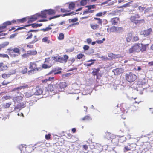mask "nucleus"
<instances>
[{
  "mask_svg": "<svg viewBox=\"0 0 153 153\" xmlns=\"http://www.w3.org/2000/svg\"><path fill=\"white\" fill-rule=\"evenodd\" d=\"M57 89L59 90V92L61 91L62 89L66 88L68 85L67 83L65 82H62L59 83H56Z\"/></svg>",
  "mask_w": 153,
  "mask_h": 153,
  "instance_id": "11",
  "label": "nucleus"
},
{
  "mask_svg": "<svg viewBox=\"0 0 153 153\" xmlns=\"http://www.w3.org/2000/svg\"><path fill=\"white\" fill-rule=\"evenodd\" d=\"M39 99L38 97H37L36 96H34L33 97L32 101L33 102H36L37 100Z\"/></svg>",
  "mask_w": 153,
  "mask_h": 153,
  "instance_id": "54",
  "label": "nucleus"
},
{
  "mask_svg": "<svg viewBox=\"0 0 153 153\" xmlns=\"http://www.w3.org/2000/svg\"><path fill=\"white\" fill-rule=\"evenodd\" d=\"M119 18L118 17H114L112 18L111 20V22L112 25H116L118 22L119 21Z\"/></svg>",
  "mask_w": 153,
  "mask_h": 153,
  "instance_id": "20",
  "label": "nucleus"
},
{
  "mask_svg": "<svg viewBox=\"0 0 153 153\" xmlns=\"http://www.w3.org/2000/svg\"><path fill=\"white\" fill-rule=\"evenodd\" d=\"M58 70L56 68H54L52 69L50 72L46 74V76H49V75L54 73V75H55L57 74H60L61 73V71H57Z\"/></svg>",
  "mask_w": 153,
  "mask_h": 153,
  "instance_id": "15",
  "label": "nucleus"
},
{
  "mask_svg": "<svg viewBox=\"0 0 153 153\" xmlns=\"http://www.w3.org/2000/svg\"><path fill=\"white\" fill-rule=\"evenodd\" d=\"M0 57L3 58H9V57L7 54L1 53H0Z\"/></svg>",
  "mask_w": 153,
  "mask_h": 153,
  "instance_id": "47",
  "label": "nucleus"
},
{
  "mask_svg": "<svg viewBox=\"0 0 153 153\" xmlns=\"http://www.w3.org/2000/svg\"><path fill=\"white\" fill-rule=\"evenodd\" d=\"M46 89L47 91L52 92L54 94L59 92L56 83L54 85L51 84H49Z\"/></svg>",
  "mask_w": 153,
  "mask_h": 153,
  "instance_id": "8",
  "label": "nucleus"
},
{
  "mask_svg": "<svg viewBox=\"0 0 153 153\" xmlns=\"http://www.w3.org/2000/svg\"><path fill=\"white\" fill-rule=\"evenodd\" d=\"M126 138L124 136H118V143H123L126 141Z\"/></svg>",
  "mask_w": 153,
  "mask_h": 153,
  "instance_id": "25",
  "label": "nucleus"
},
{
  "mask_svg": "<svg viewBox=\"0 0 153 153\" xmlns=\"http://www.w3.org/2000/svg\"><path fill=\"white\" fill-rule=\"evenodd\" d=\"M16 71L15 70H13L12 72H10L9 73H3L1 76L2 78L5 79H8V80L6 81L4 80L2 82V85H6L7 84L11 83L13 80V79L11 75L15 74L16 73Z\"/></svg>",
  "mask_w": 153,
  "mask_h": 153,
  "instance_id": "3",
  "label": "nucleus"
},
{
  "mask_svg": "<svg viewBox=\"0 0 153 153\" xmlns=\"http://www.w3.org/2000/svg\"><path fill=\"white\" fill-rule=\"evenodd\" d=\"M46 78L45 79H42L41 80V83L40 84H42V86L44 87V85H46L48 84V82L49 81H54V77L53 76L50 77L49 76H46Z\"/></svg>",
  "mask_w": 153,
  "mask_h": 153,
  "instance_id": "10",
  "label": "nucleus"
},
{
  "mask_svg": "<svg viewBox=\"0 0 153 153\" xmlns=\"http://www.w3.org/2000/svg\"><path fill=\"white\" fill-rule=\"evenodd\" d=\"M101 58L102 60H108L109 59L106 56H102L101 57Z\"/></svg>",
  "mask_w": 153,
  "mask_h": 153,
  "instance_id": "61",
  "label": "nucleus"
},
{
  "mask_svg": "<svg viewBox=\"0 0 153 153\" xmlns=\"http://www.w3.org/2000/svg\"><path fill=\"white\" fill-rule=\"evenodd\" d=\"M11 97L10 96H3V98L5 100H7L8 99H9L11 98Z\"/></svg>",
  "mask_w": 153,
  "mask_h": 153,
  "instance_id": "62",
  "label": "nucleus"
},
{
  "mask_svg": "<svg viewBox=\"0 0 153 153\" xmlns=\"http://www.w3.org/2000/svg\"><path fill=\"white\" fill-rule=\"evenodd\" d=\"M30 26H32V27H37V24L34 23L31 24H29L28 25H26L25 26V27H27Z\"/></svg>",
  "mask_w": 153,
  "mask_h": 153,
  "instance_id": "48",
  "label": "nucleus"
},
{
  "mask_svg": "<svg viewBox=\"0 0 153 153\" xmlns=\"http://www.w3.org/2000/svg\"><path fill=\"white\" fill-rule=\"evenodd\" d=\"M38 17L37 15H33L30 18H27V19H28L27 23H31L36 20L38 19Z\"/></svg>",
  "mask_w": 153,
  "mask_h": 153,
  "instance_id": "17",
  "label": "nucleus"
},
{
  "mask_svg": "<svg viewBox=\"0 0 153 153\" xmlns=\"http://www.w3.org/2000/svg\"><path fill=\"white\" fill-rule=\"evenodd\" d=\"M23 97L21 96H17L14 98V100L15 102H19L22 101L23 100Z\"/></svg>",
  "mask_w": 153,
  "mask_h": 153,
  "instance_id": "22",
  "label": "nucleus"
},
{
  "mask_svg": "<svg viewBox=\"0 0 153 153\" xmlns=\"http://www.w3.org/2000/svg\"><path fill=\"white\" fill-rule=\"evenodd\" d=\"M28 69L27 67L26 66H23L22 68V69L20 71V73L22 74H25L27 73Z\"/></svg>",
  "mask_w": 153,
  "mask_h": 153,
  "instance_id": "29",
  "label": "nucleus"
},
{
  "mask_svg": "<svg viewBox=\"0 0 153 153\" xmlns=\"http://www.w3.org/2000/svg\"><path fill=\"white\" fill-rule=\"evenodd\" d=\"M87 7H88V10H90L91 8H96V6L95 5H90Z\"/></svg>",
  "mask_w": 153,
  "mask_h": 153,
  "instance_id": "59",
  "label": "nucleus"
},
{
  "mask_svg": "<svg viewBox=\"0 0 153 153\" xmlns=\"http://www.w3.org/2000/svg\"><path fill=\"white\" fill-rule=\"evenodd\" d=\"M26 145L23 146L22 144H21L19 146V148L21 152H24V151L26 150Z\"/></svg>",
  "mask_w": 153,
  "mask_h": 153,
  "instance_id": "32",
  "label": "nucleus"
},
{
  "mask_svg": "<svg viewBox=\"0 0 153 153\" xmlns=\"http://www.w3.org/2000/svg\"><path fill=\"white\" fill-rule=\"evenodd\" d=\"M68 58L69 57L67 55H65L63 57H54L53 60L61 63H65L67 62Z\"/></svg>",
  "mask_w": 153,
  "mask_h": 153,
  "instance_id": "7",
  "label": "nucleus"
},
{
  "mask_svg": "<svg viewBox=\"0 0 153 153\" xmlns=\"http://www.w3.org/2000/svg\"><path fill=\"white\" fill-rule=\"evenodd\" d=\"M83 95L81 93L76 94L75 97H76V99L77 100L79 99V98H81Z\"/></svg>",
  "mask_w": 153,
  "mask_h": 153,
  "instance_id": "52",
  "label": "nucleus"
},
{
  "mask_svg": "<svg viewBox=\"0 0 153 153\" xmlns=\"http://www.w3.org/2000/svg\"><path fill=\"white\" fill-rule=\"evenodd\" d=\"M147 81L145 79H143L140 81L138 82V84L140 85H144L147 84Z\"/></svg>",
  "mask_w": 153,
  "mask_h": 153,
  "instance_id": "33",
  "label": "nucleus"
},
{
  "mask_svg": "<svg viewBox=\"0 0 153 153\" xmlns=\"http://www.w3.org/2000/svg\"><path fill=\"white\" fill-rule=\"evenodd\" d=\"M64 34L62 33H59V36L58 37V39L59 40H62L64 39Z\"/></svg>",
  "mask_w": 153,
  "mask_h": 153,
  "instance_id": "43",
  "label": "nucleus"
},
{
  "mask_svg": "<svg viewBox=\"0 0 153 153\" xmlns=\"http://www.w3.org/2000/svg\"><path fill=\"white\" fill-rule=\"evenodd\" d=\"M133 41H137L139 40L138 37L137 36H135L133 38Z\"/></svg>",
  "mask_w": 153,
  "mask_h": 153,
  "instance_id": "57",
  "label": "nucleus"
},
{
  "mask_svg": "<svg viewBox=\"0 0 153 153\" xmlns=\"http://www.w3.org/2000/svg\"><path fill=\"white\" fill-rule=\"evenodd\" d=\"M114 71L116 74L119 75L124 72V69L122 68H117L114 70Z\"/></svg>",
  "mask_w": 153,
  "mask_h": 153,
  "instance_id": "21",
  "label": "nucleus"
},
{
  "mask_svg": "<svg viewBox=\"0 0 153 153\" xmlns=\"http://www.w3.org/2000/svg\"><path fill=\"white\" fill-rule=\"evenodd\" d=\"M83 48L85 51L88 50L89 48V47L88 45H85L83 47Z\"/></svg>",
  "mask_w": 153,
  "mask_h": 153,
  "instance_id": "55",
  "label": "nucleus"
},
{
  "mask_svg": "<svg viewBox=\"0 0 153 153\" xmlns=\"http://www.w3.org/2000/svg\"><path fill=\"white\" fill-rule=\"evenodd\" d=\"M25 106V104L23 102L19 103L17 106V108L19 109L20 108H23Z\"/></svg>",
  "mask_w": 153,
  "mask_h": 153,
  "instance_id": "38",
  "label": "nucleus"
},
{
  "mask_svg": "<svg viewBox=\"0 0 153 153\" xmlns=\"http://www.w3.org/2000/svg\"><path fill=\"white\" fill-rule=\"evenodd\" d=\"M37 61L32 62H30L28 64V67L30 70L28 71L27 74L31 75L34 73L35 71H38L40 68L38 67Z\"/></svg>",
  "mask_w": 153,
  "mask_h": 153,
  "instance_id": "4",
  "label": "nucleus"
},
{
  "mask_svg": "<svg viewBox=\"0 0 153 153\" xmlns=\"http://www.w3.org/2000/svg\"><path fill=\"white\" fill-rule=\"evenodd\" d=\"M90 26L92 29L94 30H97L99 28V25L97 24H90Z\"/></svg>",
  "mask_w": 153,
  "mask_h": 153,
  "instance_id": "27",
  "label": "nucleus"
},
{
  "mask_svg": "<svg viewBox=\"0 0 153 153\" xmlns=\"http://www.w3.org/2000/svg\"><path fill=\"white\" fill-rule=\"evenodd\" d=\"M42 41L43 42H46L48 43H49L50 41L48 40V37H45L43 38L42 39Z\"/></svg>",
  "mask_w": 153,
  "mask_h": 153,
  "instance_id": "39",
  "label": "nucleus"
},
{
  "mask_svg": "<svg viewBox=\"0 0 153 153\" xmlns=\"http://www.w3.org/2000/svg\"><path fill=\"white\" fill-rule=\"evenodd\" d=\"M47 10H45L43 11H42L40 14L37 15L38 16L42 18H46L48 15L46 11Z\"/></svg>",
  "mask_w": 153,
  "mask_h": 153,
  "instance_id": "18",
  "label": "nucleus"
},
{
  "mask_svg": "<svg viewBox=\"0 0 153 153\" xmlns=\"http://www.w3.org/2000/svg\"><path fill=\"white\" fill-rule=\"evenodd\" d=\"M33 36L32 33L30 31H28L26 33V35L25 36V37L26 40H28L32 38Z\"/></svg>",
  "mask_w": 153,
  "mask_h": 153,
  "instance_id": "23",
  "label": "nucleus"
},
{
  "mask_svg": "<svg viewBox=\"0 0 153 153\" xmlns=\"http://www.w3.org/2000/svg\"><path fill=\"white\" fill-rule=\"evenodd\" d=\"M125 79L128 82L132 83L134 81L137 79L136 75L130 72L128 73H126L125 75Z\"/></svg>",
  "mask_w": 153,
  "mask_h": 153,
  "instance_id": "6",
  "label": "nucleus"
},
{
  "mask_svg": "<svg viewBox=\"0 0 153 153\" xmlns=\"http://www.w3.org/2000/svg\"><path fill=\"white\" fill-rule=\"evenodd\" d=\"M84 56H85V55L82 53H79L77 55V58L78 59H82Z\"/></svg>",
  "mask_w": 153,
  "mask_h": 153,
  "instance_id": "50",
  "label": "nucleus"
},
{
  "mask_svg": "<svg viewBox=\"0 0 153 153\" xmlns=\"http://www.w3.org/2000/svg\"><path fill=\"white\" fill-rule=\"evenodd\" d=\"M29 55L30 56H34L37 54V53L36 51L35 50H29L27 51Z\"/></svg>",
  "mask_w": 153,
  "mask_h": 153,
  "instance_id": "26",
  "label": "nucleus"
},
{
  "mask_svg": "<svg viewBox=\"0 0 153 153\" xmlns=\"http://www.w3.org/2000/svg\"><path fill=\"white\" fill-rule=\"evenodd\" d=\"M93 71L92 72V74L93 76H96V79H100L102 76V74L99 73L100 71V68H97V69H93Z\"/></svg>",
  "mask_w": 153,
  "mask_h": 153,
  "instance_id": "12",
  "label": "nucleus"
},
{
  "mask_svg": "<svg viewBox=\"0 0 153 153\" xmlns=\"http://www.w3.org/2000/svg\"><path fill=\"white\" fill-rule=\"evenodd\" d=\"M132 33H130L128 34V36L126 38V40L127 42H129L132 38Z\"/></svg>",
  "mask_w": 153,
  "mask_h": 153,
  "instance_id": "37",
  "label": "nucleus"
},
{
  "mask_svg": "<svg viewBox=\"0 0 153 153\" xmlns=\"http://www.w3.org/2000/svg\"><path fill=\"white\" fill-rule=\"evenodd\" d=\"M123 31V29L122 27H117L116 32L117 33H120L122 32Z\"/></svg>",
  "mask_w": 153,
  "mask_h": 153,
  "instance_id": "41",
  "label": "nucleus"
},
{
  "mask_svg": "<svg viewBox=\"0 0 153 153\" xmlns=\"http://www.w3.org/2000/svg\"><path fill=\"white\" fill-rule=\"evenodd\" d=\"M152 31V29L149 28L147 29L142 31L141 32V33L143 35L145 36H147L149 35Z\"/></svg>",
  "mask_w": 153,
  "mask_h": 153,
  "instance_id": "14",
  "label": "nucleus"
},
{
  "mask_svg": "<svg viewBox=\"0 0 153 153\" xmlns=\"http://www.w3.org/2000/svg\"><path fill=\"white\" fill-rule=\"evenodd\" d=\"M87 43L88 44H90L92 42V40L91 39L89 38H88L86 40Z\"/></svg>",
  "mask_w": 153,
  "mask_h": 153,
  "instance_id": "64",
  "label": "nucleus"
},
{
  "mask_svg": "<svg viewBox=\"0 0 153 153\" xmlns=\"http://www.w3.org/2000/svg\"><path fill=\"white\" fill-rule=\"evenodd\" d=\"M29 56L27 51L26 53H24L21 55V57L22 59L27 58Z\"/></svg>",
  "mask_w": 153,
  "mask_h": 153,
  "instance_id": "45",
  "label": "nucleus"
},
{
  "mask_svg": "<svg viewBox=\"0 0 153 153\" xmlns=\"http://www.w3.org/2000/svg\"><path fill=\"white\" fill-rule=\"evenodd\" d=\"M60 10L61 12L63 13H66L70 11V10H66L63 8H61L60 9Z\"/></svg>",
  "mask_w": 153,
  "mask_h": 153,
  "instance_id": "56",
  "label": "nucleus"
},
{
  "mask_svg": "<svg viewBox=\"0 0 153 153\" xmlns=\"http://www.w3.org/2000/svg\"><path fill=\"white\" fill-rule=\"evenodd\" d=\"M75 4L74 2L70 3L69 5V8L70 9H73L75 7Z\"/></svg>",
  "mask_w": 153,
  "mask_h": 153,
  "instance_id": "40",
  "label": "nucleus"
},
{
  "mask_svg": "<svg viewBox=\"0 0 153 153\" xmlns=\"http://www.w3.org/2000/svg\"><path fill=\"white\" fill-rule=\"evenodd\" d=\"M8 68V66L4 65L3 62H0V71L7 70Z\"/></svg>",
  "mask_w": 153,
  "mask_h": 153,
  "instance_id": "19",
  "label": "nucleus"
},
{
  "mask_svg": "<svg viewBox=\"0 0 153 153\" xmlns=\"http://www.w3.org/2000/svg\"><path fill=\"white\" fill-rule=\"evenodd\" d=\"M22 89H25L27 88H29V86L28 85H25L21 86Z\"/></svg>",
  "mask_w": 153,
  "mask_h": 153,
  "instance_id": "63",
  "label": "nucleus"
},
{
  "mask_svg": "<svg viewBox=\"0 0 153 153\" xmlns=\"http://www.w3.org/2000/svg\"><path fill=\"white\" fill-rule=\"evenodd\" d=\"M44 88L42 86V84H39L36 86V91L34 93L35 94L39 95L42 94L43 92V88Z\"/></svg>",
  "mask_w": 153,
  "mask_h": 153,
  "instance_id": "13",
  "label": "nucleus"
},
{
  "mask_svg": "<svg viewBox=\"0 0 153 153\" xmlns=\"http://www.w3.org/2000/svg\"><path fill=\"white\" fill-rule=\"evenodd\" d=\"M21 50L22 51H25L23 45L18 46L17 47H15L13 48H10L8 49L9 55L13 57L19 56L21 54Z\"/></svg>",
  "mask_w": 153,
  "mask_h": 153,
  "instance_id": "1",
  "label": "nucleus"
},
{
  "mask_svg": "<svg viewBox=\"0 0 153 153\" xmlns=\"http://www.w3.org/2000/svg\"><path fill=\"white\" fill-rule=\"evenodd\" d=\"M25 96L27 98H29L31 97L33 95V94L31 92L28 91L25 92L24 93Z\"/></svg>",
  "mask_w": 153,
  "mask_h": 153,
  "instance_id": "34",
  "label": "nucleus"
},
{
  "mask_svg": "<svg viewBox=\"0 0 153 153\" xmlns=\"http://www.w3.org/2000/svg\"><path fill=\"white\" fill-rule=\"evenodd\" d=\"M27 17H24L19 19H17V22L18 23L20 22L21 23H23L27 21Z\"/></svg>",
  "mask_w": 153,
  "mask_h": 153,
  "instance_id": "36",
  "label": "nucleus"
},
{
  "mask_svg": "<svg viewBox=\"0 0 153 153\" xmlns=\"http://www.w3.org/2000/svg\"><path fill=\"white\" fill-rule=\"evenodd\" d=\"M128 108L126 104L124 103L121 104L120 106V109L123 111H126V110L128 109Z\"/></svg>",
  "mask_w": 153,
  "mask_h": 153,
  "instance_id": "24",
  "label": "nucleus"
},
{
  "mask_svg": "<svg viewBox=\"0 0 153 153\" xmlns=\"http://www.w3.org/2000/svg\"><path fill=\"white\" fill-rule=\"evenodd\" d=\"M11 103H7L5 105H4V107L5 108H9L10 107V106L11 105Z\"/></svg>",
  "mask_w": 153,
  "mask_h": 153,
  "instance_id": "60",
  "label": "nucleus"
},
{
  "mask_svg": "<svg viewBox=\"0 0 153 153\" xmlns=\"http://www.w3.org/2000/svg\"><path fill=\"white\" fill-rule=\"evenodd\" d=\"M149 44L143 45L142 44L135 43L129 49V53H131L134 52L138 53L140 51L142 52L146 50V48Z\"/></svg>",
  "mask_w": 153,
  "mask_h": 153,
  "instance_id": "2",
  "label": "nucleus"
},
{
  "mask_svg": "<svg viewBox=\"0 0 153 153\" xmlns=\"http://www.w3.org/2000/svg\"><path fill=\"white\" fill-rule=\"evenodd\" d=\"M52 29V28L50 27H46L45 28H43V29H42L41 30L43 32H46L50 30H51Z\"/></svg>",
  "mask_w": 153,
  "mask_h": 153,
  "instance_id": "46",
  "label": "nucleus"
},
{
  "mask_svg": "<svg viewBox=\"0 0 153 153\" xmlns=\"http://www.w3.org/2000/svg\"><path fill=\"white\" fill-rule=\"evenodd\" d=\"M51 134H46L45 136V138L47 140H49L51 138Z\"/></svg>",
  "mask_w": 153,
  "mask_h": 153,
  "instance_id": "58",
  "label": "nucleus"
},
{
  "mask_svg": "<svg viewBox=\"0 0 153 153\" xmlns=\"http://www.w3.org/2000/svg\"><path fill=\"white\" fill-rule=\"evenodd\" d=\"M52 65V60L50 58H48L45 59L44 63L42 64V68L44 69L49 68Z\"/></svg>",
  "mask_w": 153,
  "mask_h": 153,
  "instance_id": "9",
  "label": "nucleus"
},
{
  "mask_svg": "<svg viewBox=\"0 0 153 153\" xmlns=\"http://www.w3.org/2000/svg\"><path fill=\"white\" fill-rule=\"evenodd\" d=\"M140 16L138 14H136L134 16H131L130 18V20L136 24H140L145 22V20L144 19L138 20L137 19L140 18Z\"/></svg>",
  "mask_w": 153,
  "mask_h": 153,
  "instance_id": "5",
  "label": "nucleus"
},
{
  "mask_svg": "<svg viewBox=\"0 0 153 153\" xmlns=\"http://www.w3.org/2000/svg\"><path fill=\"white\" fill-rule=\"evenodd\" d=\"M11 25V22L10 21H7L3 23L2 25L0 26V30H3L6 28L7 25Z\"/></svg>",
  "mask_w": 153,
  "mask_h": 153,
  "instance_id": "16",
  "label": "nucleus"
},
{
  "mask_svg": "<svg viewBox=\"0 0 153 153\" xmlns=\"http://www.w3.org/2000/svg\"><path fill=\"white\" fill-rule=\"evenodd\" d=\"M111 142L114 144L116 145H118V136L115 137L114 138H112Z\"/></svg>",
  "mask_w": 153,
  "mask_h": 153,
  "instance_id": "30",
  "label": "nucleus"
},
{
  "mask_svg": "<svg viewBox=\"0 0 153 153\" xmlns=\"http://www.w3.org/2000/svg\"><path fill=\"white\" fill-rule=\"evenodd\" d=\"M78 20V19L76 18H75L72 19H69V22H76Z\"/></svg>",
  "mask_w": 153,
  "mask_h": 153,
  "instance_id": "53",
  "label": "nucleus"
},
{
  "mask_svg": "<svg viewBox=\"0 0 153 153\" xmlns=\"http://www.w3.org/2000/svg\"><path fill=\"white\" fill-rule=\"evenodd\" d=\"M94 19L95 20H97V23L100 25H102V19L100 18H98L97 17H94Z\"/></svg>",
  "mask_w": 153,
  "mask_h": 153,
  "instance_id": "42",
  "label": "nucleus"
},
{
  "mask_svg": "<svg viewBox=\"0 0 153 153\" xmlns=\"http://www.w3.org/2000/svg\"><path fill=\"white\" fill-rule=\"evenodd\" d=\"M94 11V10H88L84 11L83 12V14L91 13H93Z\"/></svg>",
  "mask_w": 153,
  "mask_h": 153,
  "instance_id": "44",
  "label": "nucleus"
},
{
  "mask_svg": "<svg viewBox=\"0 0 153 153\" xmlns=\"http://www.w3.org/2000/svg\"><path fill=\"white\" fill-rule=\"evenodd\" d=\"M106 13V11L99 12L96 14V16L97 17H101L104 15Z\"/></svg>",
  "mask_w": 153,
  "mask_h": 153,
  "instance_id": "35",
  "label": "nucleus"
},
{
  "mask_svg": "<svg viewBox=\"0 0 153 153\" xmlns=\"http://www.w3.org/2000/svg\"><path fill=\"white\" fill-rule=\"evenodd\" d=\"M92 120V117L89 115H86L82 119V120L83 121H90Z\"/></svg>",
  "mask_w": 153,
  "mask_h": 153,
  "instance_id": "28",
  "label": "nucleus"
},
{
  "mask_svg": "<svg viewBox=\"0 0 153 153\" xmlns=\"http://www.w3.org/2000/svg\"><path fill=\"white\" fill-rule=\"evenodd\" d=\"M87 2L86 0H82L80 1V4L82 6H84L85 5Z\"/></svg>",
  "mask_w": 153,
  "mask_h": 153,
  "instance_id": "49",
  "label": "nucleus"
},
{
  "mask_svg": "<svg viewBox=\"0 0 153 153\" xmlns=\"http://www.w3.org/2000/svg\"><path fill=\"white\" fill-rule=\"evenodd\" d=\"M46 10H47L46 11L48 15H51L56 13L55 10L53 9H49Z\"/></svg>",
  "mask_w": 153,
  "mask_h": 153,
  "instance_id": "31",
  "label": "nucleus"
},
{
  "mask_svg": "<svg viewBox=\"0 0 153 153\" xmlns=\"http://www.w3.org/2000/svg\"><path fill=\"white\" fill-rule=\"evenodd\" d=\"M111 31L113 32H116V27L115 26H113L110 28Z\"/></svg>",
  "mask_w": 153,
  "mask_h": 153,
  "instance_id": "51",
  "label": "nucleus"
}]
</instances>
